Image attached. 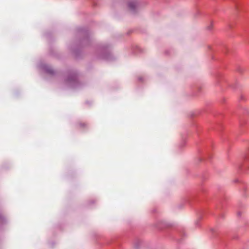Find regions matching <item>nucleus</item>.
Returning <instances> with one entry per match:
<instances>
[{
  "label": "nucleus",
  "mask_w": 249,
  "mask_h": 249,
  "mask_svg": "<svg viewBox=\"0 0 249 249\" xmlns=\"http://www.w3.org/2000/svg\"><path fill=\"white\" fill-rule=\"evenodd\" d=\"M207 28H208V30H210L212 28V25H210V26H208Z\"/></svg>",
  "instance_id": "obj_6"
},
{
  "label": "nucleus",
  "mask_w": 249,
  "mask_h": 249,
  "mask_svg": "<svg viewBox=\"0 0 249 249\" xmlns=\"http://www.w3.org/2000/svg\"><path fill=\"white\" fill-rule=\"evenodd\" d=\"M141 4L139 0H129L127 2V7L131 11L135 12L140 6Z\"/></svg>",
  "instance_id": "obj_3"
},
{
  "label": "nucleus",
  "mask_w": 249,
  "mask_h": 249,
  "mask_svg": "<svg viewBox=\"0 0 249 249\" xmlns=\"http://www.w3.org/2000/svg\"><path fill=\"white\" fill-rule=\"evenodd\" d=\"M243 113L244 114H249V110L247 108H245L243 109Z\"/></svg>",
  "instance_id": "obj_5"
},
{
  "label": "nucleus",
  "mask_w": 249,
  "mask_h": 249,
  "mask_svg": "<svg viewBox=\"0 0 249 249\" xmlns=\"http://www.w3.org/2000/svg\"><path fill=\"white\" fill-rule=\"evenodd\" d=\"M66 83L72 88L77 87L79 82L76 74L74 72L69 74L67 77Z\"/></svg>",
  "instance_id": "obj_2"
},
{
  "label": "nucleus",
  "mask_w": 249,
  "mask_h": 249,
  "mask_svg": "<svg viewBox=\"0 0 249 249\" xmlns=\"http://www.w3.org/2000/svg\"><path fill=\"white\" fill-rule=\"evenodd\" d=\"M39 67L47 73L53 74L54 73V71L53 68L48 65L42 63L40 65Z\"/></svg>",
  "instance_id": "obj_4"
},
{
  "label": "nucleus",
  "mask_w": 249,
  "mask_h": 249,
  "mask_svg": "<svg viewBox=\"0 0 249 249\" xmlns=\"http://www.w3.org/2000/svg\"><path fill=\"white\" fill-rule=\"evenodd\" d=\"M96 53L101 59L107 60L111 59V54L108 50V46L106 44L100 45L96 51Z\"/></svg>",
  "instance_id": "obj_1"
}]
</instances>
